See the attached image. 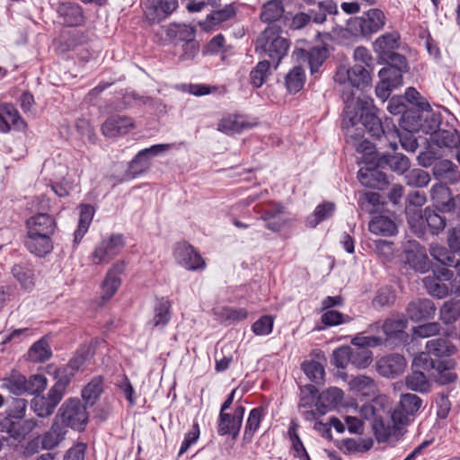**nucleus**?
<instances>
[{
	"mask_svg": "<svg viewBox=\"0 0 460 460\" xmlns=\"http://www.w3.org/2000/svg\"><path fill=\"white\" fill-rule=\"evenodd\" d=\"M381 111L376 108L371 98L358 97L356 102L345 105L342 112L341 128L344 131L346 142L352 144L357 152L367 153L372 148V143L363 139L364 131L356 128L360 123L365 131L374 139H381L384 137L387 141V146L395 151L398 145L393 141L398 136V128L392 118L385 117L383 120L380 117Z\"/></svg>",
	"mask_w": 460,
	"mask_h": 460,
	"instance_id": "f257e3e1",
	"label": "nucleus"
},
{
	"mask_svg": "<svg viewBox=\"0 0 460 460\" xmlns=\"http://www.w3.org/2000/svg\"><path fill=\"white\" fill-rule=\"evenodd\" d=\"M282 29L278 24L267 26L258 36L254 50L261 58L270 61L277 70L282 59L288 55L290 41L281 36Z\"/></svg>",
	"mask_w": 460,
	"mask_h": 460,
	"instance_id": "f03ea898",
	"label": "nucleus"
},
{
	"mask_svg": "<svg viewBox=\"0 0 460 460\" xmlns=\"http://www.w3.org/2000/svg\"><path fill=\"white\" fill-rule=\"evenodd\" d=\"M28 402L22 398L12 397L7 401L5 416L0 421L2 431L13 439H22L38 425L35 419L24 420Z\"/></svg>",
	"mask_w": 460,
	"mask_h": 460,
	"instance_id": "7ed1b4c3",
	"label": "nucleus"
},
{
	"mask_svg": "<svg viewBox=\"0 0 460 460\" xmlns=\"http://www.w3.org/2000/svg\"><path fill=\"white\" fill-rule=\"evenodd\" d=\"M372 70L358 64H355L351 67L345 66L338 67L333 78L341 85V95L345 105L356 102L357 91L371 86Z\"/></svg>",
	"mask_w": 460,
	"mask_h": 460,
	"instance_id": "20e7f679",
	"label": "nucleus"
},
{
	"mask_svg": "<svg viewBox=\"0 0 460 460\" xmlns=\"http://www.w3.org/2000/svg\"><path fill=\"white\" fill-rule=\"evenodd\" d=\"M407 222L412 233L419 238H425L427 234L438 235L447 226V219L437 208L427 207L407 208Z\"/></svg>",
	"mask_w": 460,
	"mask_h": 460,
	"instance_id": "39448f33",
	"label": "nucleus"
},
{
	"mask_svg": "<svg viewBox=\"0 0 460 460\" xmlns=\"http://www.w3.org/2000/svg\"><path fill=\"white\" fill-rule=\"evenodd\" d=\"M386 16L379 8H371L360 16L349 18L346 22L345 31L355 38L370 40L382 31L386 24Z\"/></svg>",
	"mask_w": 460,
	"mask_h": 460,
	"instance_id": "423d86ee",
	"label": "nucleus"
},
{
	"mask_svg": "<svg viewBox=\"0 0 460 460\" xmlns=\"http://www.w3.org/2000/svg\"><path fill=\"white\" fill-rule=\"evenodd\" d=\"M87 407L78 398H68L62 403L54 419L64 424L66 429L70 428L83 432L89 422Z\"/></svg>",
	"mask_w": 460,
	"mask_h": 460,
	"instance_id": "0eeeda50",
	"label": "nucleus"
},
{
	"mask_svg": "<svg viewBox=\"0 0 460 460\" xmlns=\"http://www.w3.org/2000/svg\"><path fill=\"white\" fill-rule=\"evenodd\" d=\"M70 381V377L67 376H60L49 390L47 396H35L31 402V407L34 413L40 418L50 416L64 397Z\"/></svg>",
	"mask_w": 460,
	"mask_h": 460,
	"instance_id": "6e6552de",
	"label": "nucleus"
},
{
	"mask_svg": "<svg viewBox=\"0 0 460 460\" xmlns=\"http://www.w3.org/2000/svg\"><path fill=\"white\" fill-rule=\"evenodd\" d=\"M51 9L56 13V22L64 28L82 27L86 23L84 7L75 0H50Z\"/></svg>",
	"mask_w": 460,
	"mask_h": 460,
	"instance_id": "1a4fd4ad",
	"label": "nucleus"
},
{
	"mask_svg": "<svg viewBox=\"0 0 460 460\" xmlns=\"http://www.w3.org/2000/svg\"><path fill=\"white\" fill-rule=\"evenodd\" d=\"M374 436L378 443H385L392 438L399 439L403 425L396 423L392 411H384L371 424Z\"/></svg>",
	"mask_w": 460,
	"mask_h": 460,
	"instance_id": "9d476101",
	"label": "nucleus"
},
{
	"mask_svg": "<svg viewBox=\"0 0 460 460\" xmlns=\"http://www.w3.org/2000/svg\"><path fill=\"white\" fill-rule=\"evenodd\" d=\"M433 206L440 213L460 215V194L452 195L451 190L444 183H436L430 189Z\"/></svg>",
	"mask_w": 460,
	"mask_h": 460,
	"instance_id": "9b49d317",
	"label": "nucleus"
},
{
	"mask_svg": "<svg viewBox=\"0 0 460 460\" xmlns=\"http://www.w3.org/2000/svg\"><path fill=\"white\" fill-rule=\"evenodd\" d=\"M144 17L150 24L160 23L178 8V0H141Z\"/></svg>",
	"mask_w": 460,
	"mask_h": 460,
	"instance_id": "f8f14e48",
	"label": "nucleus"
},
{
	"mask_svg": "<svg viewBox=\"0 0 460 460\" xmlns=\"http://www.w3.org/2000/svg\"><path fill=\"white\" fill-rule=\"evenodd\" d=\"M422 404V399L415 394H401L399 402L392 411L396 423H402L404 427L408 426L415 420Z\"/></svg>",
	"mask_w": 460,
	"mask_h": 460,
	"instance_id": "ddd939ff",
	"label": "nucleus"
},
{
	"mask_svg": "<svg viewBox=\"0 0 460 460\" xmlns=\"http://www.w3.org/2000/svg\"><path fill=\"white\" fill-rule=\"evenodd\" d=\"M125 238L122 234H111L102 239L92 253L94 264L109 263L125 247Z\"/></svg>",
	"mask_w": 460,
	"mask_h": 460,
	"instance_id": "4468645a",
	"label": "nucleus"
},
{
	"mask_svg": "<svg viewBox=\"0 0 460 460\" xmlns=\"http://www.w3.org/2000/svg\"><path fill=\"white\" fill-rule=\"evenodd\" d=\"M173 257L176 262L190 271L203 270L206 262L200 253L186 241L176 243L173 248Z\"/></svg>",
	"mask_w": 460,
	"mask_h": 460,
	"instance_id": "2eb2a0df",
	"label": "nucleus"
},
{
	"mask_svg": "<svg viewBox=\"0 0 460 460\" xmlns=\"http://www.w3.org/2000/svg\"><path fill=\"white\" fill-rule=\"evenodd\" d=\"M244 412L245 407L243 405H236L233 413L220 411L217 419V434L230 436L233 440H235L243 425Z\"/></svg>",
	"mask_w": 460,
	"mask_h": 460,
	"instance_id": "dca6fc26",
	"label": "nucleus"
},
{
	"mask_svg": "<svg viewBox=\"0 0 460 460\" xmlns=\"http://www.w3.org/2000/svg\"><path fill=\"white\" fill-rule=\"evenodd\" d=\"M382 169L377 165V157L374 154L371 160L358 170V179L362 185L367 188L383 190L389 181L386 173Z\"/></svg>",
	"mask_w": 460,
	"mask_h": 460,
	"instance_id": "f3484780",
	"label": "nucleus"
},
{
	"mask_svg": "<svg viewBox=\"0 0 460 460\" xmlns=\"http://www.w3.org/2000/svg\"><path fill=\"white\" fill-rule=\"evenodd\" d=\"M408 320L402 316L387 318L383 325L382 331L385 335L383 339V344L385 346H401L404 344L409 338L405 332Z\"/></svg>",
	"mask_w": 460,
	"mask_h": 460,
	"instance_id": "a211bd4d",
	"label": "nucleus"
},
{
	"mask_svg": "<svg viewBox=\"0 0 460 460\" xmlns=\"http://www.w3.org/2000/svg\"><path fill=\"white\" fill-rule=\"evenodd\" d=\"M297 60L306 62L310 68V74L318 78L323 71V66L330 56V51L326 46H316L308 50L298 49L294 51Z\"/></svg>",
	"mask_w": 460,
	"mask_h": 460,
	"instance_id": "6ab92c4d",
	"label": "nucleus"
},
{
	"mask_svg": "<svg viewBox=\"0 0 460 460\" xmlns=\"http://www.w3.org/2000/svg\"><path fill=\"white\" fill-rule=\"evenodd\" d=\"M407 320L420 323L432 320L436 315L437 307L429 298H415L406 306Z\"/></svg>",
	"mask_w": 460,
	"mask_h": 460,
	"instance_id": "aec40b11",
	"label": "nucleus"
},
{
	"mask_svg": "<svg viewBox=\"0 0 460 460\" xmlns=\"http://www.w3.org/2000/svg\"><path fill=\"white\" fill-rule=\"evenodd\" d=\"M405 358L399 353H391L381 357L376 361L377 372L385 377H395L402 374L406 368Z\"/></svg>",
	"mask_w": 460,
	"mask_h": 460,
	"instance_id": "412c9836",
	"label": "nucleus"
},
{
	"mask_svg": "<svg viewBox=\"0 0 460 460\" xmlns=\"http://www.w3.org/2000/svg\"><path fill=\"white\" fill-rule=\"evenodd\" d=\"M27 127L18 110L12 103L0 105V132L8 133L13 128L22 130Z\"/></svg>",
	"mask_w": 460,
	"mask_h": 460,
	"instance_id": "4be33fe9",
	"label": "nucleus"
},
{
	"mask_svg": "<svg viewBox=\"0 0 460 460\" xmlns=\"http://www.w3.org/2000/svg\"><path fill=\"white\" fill-rule=\"evenodd\" d=\"M126 262L119 261L115 262L106 273L105 279L102 284V299H111L121 285L120 276L125 272Z\"/></svg>",
	"mask_w": 460,
	"mask_h": 460,
	"instance_id": "5701e85b",
	"label": "nucleus"
},
{
	"mask_svg": "<svg viewBox=\"0 0 460 460\" xmlns=\"http://www.w3.org/2000/svg\"><path fill=\"white\" fill-rule=\"evenodd\" d=\"M134 119L128 116L112 115L102 126L103 135L108 137H116L126 135L135 128Z\"/></svg>",
	"mask_w": 460,
	"mask_h": 460,
	"instance_id": "b1692460",
	"label": "nucleus"
},
{
	"mask_svg": "<svg viewBox=\"0 0 460 460\" xmlns=\"http://www.w3.org/2000/svg\"><path fill=\"white\" fill-rule=\"evenodd\" d=\"M401 34L397 31L385 32L376 39L373 43L374 51L383 60L400 48Z\"/></svg>",
	"mask_w": 460,
	"mask_h": 460,
	"instance_id": "393cba45",
	"label": "nucleus"
},
{
	"mask_svg": "<svg viewBox=\"0 0 460 460\" xmlns=\"http://www.w3.org/2000/svg\"><path fill=\"white\" fill-rule=\"evenodd\" d=\"M375 155L377 157V165L382 168H389L398 174H403L410 169V159L402 153L389 154L376 151Z\"/></svg>",
	"mask_w": 460,
	"mask_h": 460,
	"instance_id": "a878e982",
	"label": "nucleus"
},
{
	"mask_svg": "<svg viewBox=\"0 0 460 460\" xmlns=\"http://www.w3.org/2000/svg\"><path fill=\"white\" fill-rule=\"evenodd\" d=\"M261 219L266 222L265 227L272 232H279L285 226L287 221L282 217L285 207L281 203L271 201L270 207L259 211Z\"/></svg>",
	"mask_w": 460,
	"mask_h": 460,
	"instance_id": "bb28decb",
	"label": "nucleus"
},
{
	"mask_svg": "<svg viewBox=\"0 0 460 460\" xmlns=\"http://www.w3.org/2000/svg\"><path fill=\"white\" fill-rule=\"evenodd\" d=\"M27 232L53 236L57 229L56 219L48 213H38L26 221Z\"/></svg>",
	"mask_w": 460,
	"mask_h": 460,
	"instance_id": "cd10ccee",
	"label": "nucleus"
},
{
	"mask_svg": "<svg viewBox=\"0 0 460 460\" xmlns=\"http://www.w3.org/2000/svg\"><path fill=\"white\" fill-rule=\"evenodd\" d=\"M24 245L30 252L38 257H44L53 250L52 236L46 234L28 233L24 239Z\"/></svg>",
	"mask_w": 460,
	"mask_h": 460,
	"instance_id": "c85d7f7f",
	"label": "nucleus"
},
{
	"mask_svg": "<svg viewBox=\"0 0 460 460\" xmlns=\"http://www.w3.org/2000/svg\"><path fill=\"white\" fill-rule=\"evenodd\" d=\"M153 318L148 322L152 329L166 326L172 318V301L167 296L155 297Z\"/></svg>",
	"mask_w": 460,
	"mask_h": 460,
	"instance_id": "c756f323",
	"label": "nucleus"
},
{
	"mask_svg": "<svg viewBox=\"0 0 460 460\" xmlns=\"http://www.w3.org/2000/svg\"><path fill=\"white\" fill-rule=\"evenodd\" d=\"M169 149L168 145H154L148 148L140 150L132 161L129 163V169L133 173V177L140 174L147 168V162L146 159L158 155L160 153Z\"/></svg>",
	"mask_w": 460,
	"mask_h": 460,
	"instance_id": "7c9ffc66",
	"label": "nucleus"
},
{
	"mask_svg": "<svg viewBox=\"0 0 460 460\" xmlns=\"http://www.w3.org/2000/svg\"><path fill=\"white\" fill-rule=\"evenodd\" d=\"M312 22L323 24L331 17L333 22H336L335 16L340 13L338 4L334 0H323L317 2L314 7L309 9Z\"/></svg>",
	"mask_w": 460,
	"mask_h": 460,
	"instance_id": "2f4dec72",
	"label": "nucleus"
},
{
	"mask_svg": "<svg viewBox=\"0 0 460 460\" xmlns=\"http://www.w3.org/2000/svg\"><path fill=\"white\" fill-rule=\"evenodd\" d=\"M95 354L94 348L90 344L81 345L69 359L66 370H69V375L74 376L78 371H83L86 365L91 361Z\"/></svg>",
	"mask_w": 460,
	"mask_h": 460,
	"instance_id": "473e14b6",
	"label": "nucleus"
},
{
	"mask_svg": "<svg viewBox=\"0 0 460 460\" xmlns=\"http://www.w3.org/2000/svg\"><path fill=\"white\" fill-rule=\"evenodd\" d=\"M67 432L66 426L54 419L49 430L40 435L42 440V449L51 450L57 447L65 440Z\"/></svg>",
	"mask_w": 460,
	"mask_h": 460,
	"instance_id": "72a5a7b5",
	"label": "nucleus"
},
{
	"mask_svg": "<svg viewBox=\"0 0 460 460\" xmlns=\"http://www.w3.org/2000/svg\"><path fill=\"white\" fill-rule=\"evenodd\" d=\"M456 366L457 363L453 358L439 359L435 368V381L440 385L456 383L458 379L457 374L454 371Z\"/></svg>",
	"mask_w": 460,
	"mask_h": 460,
	"instance_id": "f704fd0d",
	"label": "nucleus"
},
{
	"mask_svg": "<svg viewBox=\"0 0 460 460\" xmlns=\"http://www.w3.org/2000/svg\"><path fill=\"white\" fill-rule=\"evenodd\" d=\"M343 391L338 387H330L318 395L316 402L319 414L323 415L332 409L336 408L343 399Z\"/></svg>",
	"mask_w": 460,
	"mask_h": 460,
	"instance_id": "c9c22d12",
	"label": "nucleus"
},
{
	"mask_svg": "<svg viewBox=\"0 0 460 460\" xmlns=\"http://www.w3.org/2000/svg\"><path fill=\"white\" fill-rule=\"evenodd\" d=\"M78 208V225L74 233L75 245L79 244L84 234L88 232V229L93 222V218L95 213L94 207L90 204H80Z\"/></svg>",
	"mask_w": 460,
	"mask_h": 460,
	"instance_id": "e433bc0d",
	"label": "nucleus"
},
{
	"mask_svg": "<svg viewBox=\"0 0 460 460\" xmlns=\"http://www.w3.org/2000/svg\"><path fill=\"white\" fill-rule=\"evenodd\" d=\"M440 124L441 119L439 114L429 113L422 119L421 116L418 113L416 116H412L411 118V128L421 130L425 134H429L432 138L435 133L440 130Z\"/></svg>",
	"mask_w": 460,
	"mask_h": 460,
	"instance_id": "4c0bfd02",
	"label": "nucleus"
},
{
	"mask_svg": "<svg viewBox=\"0 0 460 460\" xmlns=\"http://www.w3.org/2000/svg\"><path fill=\"white\" fill-rule=\"evenodd\" d=\"M251 128L252 125L246 122L243 116L234 114L222 118L217 124V129L227 135L241 133Z\"/></svg>",
	"mask_w": 460,
	"mask_h": 460,
	"instance_id": "58836bf2",
	"label": "nucleus"
},
{
	"mask_svg": "<svg viewBox=\"0 0 460 460\" xmlns=\"http://www.w3.org/2000/svg\"><path fill=\"white\" fill-rule=\"evenodd\" d=\"M285 13L283 0H269L263 4L260 13L262 22L268 23V26L276 24Z\"/></svg>",
	"mask_w": 460,
	"mask_h": 460,
	"instance_id": "ea45409f",
	"label": "nucleus"
},
{
	"mask_svg": "<svg viewBox=\"0 0 460 460\" xmlns=\"http://www.w3.org/2000/svg\"><path fill=\"white\" fill-rule=\"evenodd\" d=\"M103 385L104 377L102 376H93L81 393L84 404L89 407L93 406L103 393Z\"/></svg>",
	"mask_w": 460,
	"mask_h": 460,
	"instance_id": "a19ab883",
	"label": "nucleus"
},
{
	"mask_svg": "<svg viewBox=\"0 0 460 460\" xmlns=\"http://www.w3.org/2000/svg\"><path fill=\"white\" fill-rule=\"evenodd\" d=\"M271 67H273L272 64L266 58L259 61L250 71L249 82L251 85L255 89L261 88L271 75Z\"/></svg>",
	"mask_w": 460,
	"mask_h": 460,
	"instance_id": "79ce46f5",
	"label": "nucleus"
},
{
	"mask_svg": "<svg viewBox=\"0 0 460 460\" xmlns=\"http://www.w3.org/2000/svg\"><path fill=\"white\" fill-rule=\"evenodd\" d=\"M336 209L332 201H324L316 206L314 212L306 217L305 226L309 228L316 227L323 221L331 218Z\"/></svg>",
	"mask_w": 460,
	"mask_h": 460,
	"instance_id": "37998d69",
	"label": "nucleus"
},
{
	"mask_svg": "<svg viewBox=\"0 0 460 460\" xmlns=\"http://www.w3.org/2000/svg\"><path fill=\"white\" fill-rule=\"evenodd\" d=\"M368 229L372 234L384 236H392L397 233L394 221L383 215L374 217L368 224Z\"/></svg>",
	"mask_w": 460,
	"mask_h": 460,
	"instance_id": "c03bdc74",
	"label": "nucleus"
},
{
	"mask_svg": "<svg viewBox=\"0 0 460 460\" xmlns=\"http://www.w3.org/2000/svg\"><path fill=\"white\" fill-rule=\"evenodd\" d=\"M426 350L437 359L449 357L456 352V347L446 338H436L427 341Z\"/></svg>",
	"mask_w": 460,
	"mask_h": 460,
	"instance_id": "a18cd8bd",
	"label": "nucleus"
},
{
	"mask_svg": "<svg viewBox=\"0 0 460 460\" xmlns=\"http://www.w3.org/2000/svg\"><path fill=\"white\" fill-rule=\"evenodd\" d=\"M264 416V408L262 406H258L251 410L249 412V416L247 418L243 440L245 443L252 442L255 432L261 426Z\"/></svg>",
	"mask_w": 460,
	"mask_h": 460,
	"instance_id": "49530a36",
	"label": "nucleus"
},
{
	"mask_svg": "<svg viewBox=\"0 0 460 460\" xmlns=\"http://www.w3.org/2000/svg\"><path fill=\"white\" fill-rule=\"evenodd\" d=\"M305 83V74L302 66H296L290 69L285 76V86L289 93L295 94L301 91Z\"/></svg>",
	"mask_w": 460,
	"mask_h": 460,
	"instance_id": "de8ad7c7",
	"label": "nucleus"
},
{
	"mask_svg": "<svg viewBox=\"0 0 460 460\" xmlns=\"http://www.w3.org/2000/svg\"><path fill=\"white\" fill-rule=\"evenodd\" d=\"M431 141L440 147L444 146L459 149L460 134L455 128L449 130L440 129L435 133Z\"/></svg>",
	"mask_w": 460,
	"mask_h": 460,
	"instance_id": "09e8293b",
	"label": "nucleus"
},
{
	"mask_svg": "<svg viewBox=\"0 0 460 460\" xmlns=\"http://www.w3.org/2000/svg\"><path fill=\"white\" fill-rule=\"evenodd\" d=\"M405 384L408 389L414 392L425 394L430 390V384L425 373L415 368H411V372L406 376Z\"/></svg>",
	"mask_w": 460,
	"mask_h": 460,
	"instance_id": "8fccbe9b",
	"label": "nucleus"
},
{
	"mask_svg": "<svg viewBox=\"0 0 460 460\" xmlns=\"http://www.w3.org/2000/svg\"><path fill=\"white\" fill-rule=\"evenodd\" d=\"M166 36L175 44L195 38V29L186 24H171L166 30Z\"/></svg>",
	"mask_w": 460,
	"mask_h": 460,
	"instance_id": "3c124183",
	"label": "nucleus"
},
{
	"mask_svg": "<svg viewBox=\"0 0 460 460\" xmlns=\"http://www.w3.org/2000/svg\"><path fill=\"white\" fill-rule=\"evenodd\" d=\"M406 262L415 271L421 273L427 272L429 270V260L425 251L423 250H407L405 252Z\"/></svg>",
	"mask_w": 460,
	"mask_h": 460,
	"instance_id": "603ef678",
	"label": "nucleus"
},
{
	"mask_svg": "<svg viewBox=\"0 0 460 460\" xmlns=\"http://www.w3.org/2000/svg\"><path fill=\"white\" fill-rule=\"evenodd\" d=\"M423 286L427 293L436 298L442 299L447 297L450 289L447 283L440 281L438 278L430 277V275L425 277L422 279Z\"/></svg>",
	"mask_w": 460,
	"mask_h": 460,
	"instance_id": "864d4df0",
	"label": "nucleus"
},
{
	"mask_svg": "<svg viewBox=\"0 0 460 460\" xmlns=\"http://www.w3.org/2000/svg\"><path fill=\"white\" fill-rule=\"evenodd\" d=\"M305 375L315 385H322L324 381L325 370L323 366L314 359L305 360L301 364Z\"/></svg>",
	"mask_w": 460,
	"mask_h": 460,
	"instance_id": "5fc2aeb1",
	"label": "nucleus"
},
{
	"mask_svg": "<svg viewBox=\"0 0 460 460\" xmlns=\"http://www.w3.org/2000/svg\"><path fill=\"white\" fill-rule=\"evenodd\" d=\"M3 385L13 394L22 395L26 393V377L17 371H13L9 376L3 379Z\"/></svg>",
	"mask_w": 460,
	"mask_h": 460,
	"instance_id": "6e6d98bb",
	"label": "nucleus"
},
{
	"mask_svg": "<svg viewBox=\"0 0 460 460\" xmlns=\"http://www.w3.org/2000/svg\"><path fill=\"white\" fill-rule=\"evenodd\" d=\"M29 356L34 362H45L51 358V349L45 338H41L33 343L29 349Z\"/></svg>",
	"mask_w": 460,
	"mask_h": 460,
	"instance_id": "4d7b16f0",
	"label": "nucleus"
},
{
	"mask_svg": "<svg viewBox=\"0 0 460 460\" xmlns=\"http://www.w3.org/2000/svg\"><path fill=\"white\" fill-rule=\"evenodd\" d=\"M404 181L410 187L424 188L429 185L430 176L428 172L420 168H414L405 172Z\"/></svg>",
	"mask_w": 460,
	"mask_h": 460,
	"instance_id": "13d9d810",
	"label": "nucleus"
},
{
	"mask_svg": "<svg viewBox=\"0 0 460 460\" xmlns=\"http://www.w3.org/2000/svg\"><path fill=\"white\" fill-rule=\"evenodd\" d=\"M350 364L357 368H366L373 361V352L369 349L350 347Z\"/></svg>",
	"mask_w": 460,
	"mask_h": 460,
	"instance_id": "bf43d9fd",
	"label": "nucleus"
},
{
	"mask_svg": "<svg viewBox=\"0 0 460 460\" xmlns=\"http://www.w3.org/2000/svg\"><path fill=\"white\" fill-rule=\"evenodd\" d=\"M235 15L236 8L233 4H226L222 9L213 11L211 13L208 14L206 22L210 25H217L234 18Z\"/></svg>",
	"mask_w": 460,
	"mask_h": 460,
	"instance_id": "052dcab7",
	"label": "nucleus"
},
{
	"mask_svg": "<svg viewBox=\"0 0 460 460\" xmlns=\"http://www.w3.org/2000/svg\"><path fill=\"white\" fill-rule=\"evenodd\" d=\"M440 320L445 324H452L460 318V305L458 302L446 301L439 310Z\"/></svg>",
	"mask_w": 460,
	"mask_h": 460,
	"instance_id": "680f3d73",
	"label": "nucleus"
},
{
	"mask_svg": "<svg viewBox=\"0 0 460 460\" xmlns=\"http://www.w3.org/2000/svg\"><path fill=\"white\" fill-rule=\"evenodd\" d=\"M404 73L406 72L398 68L385 66L379 70L378 76L384 84H389L391 86L397 88L403 84L402 75Z\"/></svg>",
	"mask_w": 460,
	"mask_h": 460,
	"instance_id": "e2e57ef3",
	"label": "nucleus"
},
{
	"mask_svg": "<svg viewBox=\"0 0 460 460\" xmlns=\"http://www.w3.org/2000/svg\"><path fill=\"white\" fill-rule=\"evenodd\" d=\"M387 111L393 115H400L402 114V123L407 124L411 122L412 117H411L410 112L406 111V103L405 98L402 96H394L389 100L387 105Z\"/></svg>",
	"mask_w": 460,
	"mask_h": 460,
	"instance_id": "0e129e2a",
	"label": "nucleus"
},
{
	"mask_svg": "<svg viewBox=\"0 0 460 460\" xmlns=\"http://www.w3.org/2000/svg\"><path fill=\"white\" fill-rule=\"evenodd\" d=\"M431 356L432 355H430L427 350L418 353L412 359L411 368H415L422 372L435 370L439 359H434Z\"/></svg>",
	"mask_w": 460,
	"mask_h": 460,
	"instance_id": "69168bd1",
	"label": "nucleus"
},
{
	"mask_svg": "<svg viewBox=\"0 0 460 460\" xmlns=\"http://www.w3.org/2000/svg\"><path fill=\"white\" fill-rule=\"evenodd\" d=\"M231 46L226 45V39L219 33L214 36L203 48L204 55H217L222 53L226 55L229 52Z\"/></svg>",
	"mask_w": 460,
	"mask_h": 460,
	"instance_id": "338daca9",
	"label": "nucleus"
},
{
	"mask_svg": "<svg viewBox=\"0 0 460 460\" xmlns=\"http://www.w3.org/2000/svg\"><path fill=\"white\" fill-rule=\"evenodd\" d=\"M381 196L377 192H365L358 199V206L362 211L372 214L381 205Z\"/></svg>",
	"mask_w": 460,
	"mask_h": 460,
	"instance_id": "774afa93",
	"label": "nucleus"
}]
</instances>
